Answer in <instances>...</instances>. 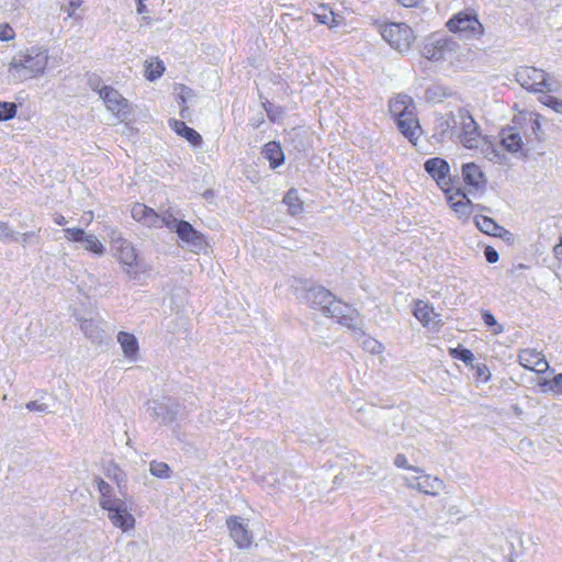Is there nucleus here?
Wrapping results in <instances>:
<instances>
[{"mask_svg": "<svg viewBox=\"0 0 562 562\" xmlns=\"http://www.w3.org/2000/svg\"><path fill=\"white\" fill-rule=\"evenodd\" d=\"M389 111L401 134L413 145L422 135L414 100L407 94H396L389 101Z\"/></svg>", "mask_w": 562, "mask_h": 562, "instance_id": "1", "label": "nucleus"}, {"mask_svg": "<svg viewBox=\"0 0 562 562\" xmlns=\"http://www.w3.org/2000/svg\"><path fill=\"white\" fill-rule=\"evenodd\" d=\"M47 64V50L33 47L14 56L9 65V71L20 77L35 78L44 72Z\"/></svg>", "mask_w": 562, "mask_h": 562, "instance_id": "2", "label": "nucleus"}, {"mask_svg": "<svg viewBox=\"0 0 562 562\" xmlns=\"http://www.w3.org/2000/svg\"><path fill=\"white\" fill-rule=\"evenodd\" d=\"M382 38L400 53L408 52L416 40L413 29L403 22H386L380 26Z\"/></svg>", "mask_w": 562, "mask_h": 562, "instance_id": "3", "label": "nucleus"}, {"mask_svg": "<svg viewBox=\"0 0 562 562\" xmlns=\"http://www.w3.org/2000/svg\"><path fill=\"white\" fill-rule=\"evenodd\" d=\"M542 116L537 112L517 110L512 123L515 128L524 135L526 144L539 143L543 139L541 128Z\"/></svg>", "mask_w": 562, "mask_h": 562, "instance_id": "4", "label": "nucleus"}, {"mask_svg": "<svg viewBox=\"0 0 562 562\" xmlns=\"http://www.w3.org/2000/svg\"><path fill=\"white\" fill-rule=\"evenodd\" d=\"M447 29L468 38L481 37L484 27L473 10H463L452 15L446 23Z\"/></svg>", "mask_w": 562, "mask_h": 562, "instance_id": "5", "label": "nucleus"}, {"mask_svg": "<svg viewBox=\"0 0 562 562\" xmlns=\"http://www.w3.org/2000/svg\"><path fill=\"white\" fill-rule=\"evenodd\" d=\"M460 125L461 131L459 133L460 143L469 149H479L486 145L487 139L481 133L477 123L468 111H460Z\"/></svg>", "mask_w": 562, "mask_h": 562, "instance_id": "6", "label": "nucleus"}, {"mask_svg": "<svg viewBox=\"0 0 562 562\" xmlns=\"http://www.w3.org/2000/svg\"><path fill=\"white\" fill-rule=\"evenodd\" d=\"M516 80L522 88L535 93H547L552 90L548 75L532 66L520 67L516 72Z\"/></svg>", "mask_w": 562, "mask_h": 562, "instance_id": "7", "label": "nucleus"}, {"mask_svg": "<svg viewBox=\"0 0 562 562\" xmlns=\"http://www.w3.org/2000/svg\"><path fill=\"white\" fill-rule=\"evenodd\" d=\"M98 94L103 100L106 110L110 111L117 120L124 122L130 117L132 113V105L119 90L111 86H103L98 89Z\"/></svg>", "mask_w": 562, "mask_h": 562, "instance_id": "8", "label": "nucleus"}, {"mask_svg": "<svg viewBox=\"0 0 562 562\" xmlns=\"http://www.w3.org/2000/svg\"><path fill=\"white\" fill-rule=\"evenodd\" d=\"M441 190L445 193L446 200L453 212L461 220H469L472 214V202L468 198L464 190L460 187L452 184V181L448 186H443Z\"/></svg>", "mask_w": 562, "mask_h": 562, "instance_id": "9", "label": "nucleus"}, {"mask_svg": "<svg viewBox=\"0 0 562 562\" xmlns=\"http://www.w3.org/2000/svg\"><path fill=\"white\" fill-rule=\"evenodd\" d=\"M458 50V44L450 37L430 40L424 45L423 54L428 59L452 58Z\"/></svg>", "mask_w": 562, "mask_h": 562, "instance_id": "10", "label": "nucleus"}, {"mask_svg": "<svg viewBox=\"0 0 562 562\" xmlns=\"http://www.w3.org/2000/svg\"><path fill=\"white\" fill-rule=\"evenodd\" d=\"M100 506L109 512V518L115 527L123 531L134 528V517L121 504H116L114 499H103L100 502Z\"/></svg>", "mask_w": 562, "mask_h": 562, "instance_id": "11", "label": "nucleus"}, {"mask_svg": "<svg viewBox=\"0 0 562 562\" xmlns=\"http://www.w3.org/2000/svg\"><path fill=\"white\" fill-rule=\"evenodd\" d=\"M412 313L424 327L439 329L443 325L440 314L426 301L415 300L412 305Z\"/></svg>", "mask_w": 562, "mask_h": 562, "instance_id": "12", "label": "nucleus"}, {"mask_svg": "<svg viewBox=\"0 0 562 562\" xmlns=\"http://www.w3.org/2000/svg\"><path fill=\"white\" fill-rule=\"evenodd\" d=\"M517 361L526 370L533 371L538 374L544 373L549 369V362L544 355L533 348L519 350Z\"/></svg>", "mask_w": 562, "mask_h": 562, "instance_id": "13", "label": "nucleus"}, {"mask_svg": "<svg viewBox=\"0 0 562 562\" xmlns=\"http://www.w3.org/2000/svg\"><path fill=\"white\" fill-rule=\"evenodd\" d=\"M461 173L464 184L470 191H484L487 184V178L482 167L475 162H467L461 167Z\"/></svg>", "mask_w": 562, "mask_h": 562, "instance_id": "14", "label": "nucleus"}, {"mask_svg": "<svg viewBox=\"0 0 562 562\" xmlns=\"http://www.w3.org/2000/svg\"><path fill=\"white\" fill-rule=\"evenodd\" d=\"M229 536L239 549H247L252 543V536L240 517L231 516L226 520Z\"/></svg>", "mask_w": 562, "mask_h": 562, "instance_id": "15", "label": "nucleus"}, {"mask_svg": "<svg viewBox=\"0 0 562 562\" xmlns=\"http://www.w3.org/2000/svg\"><path fill=\"white\" fill-rule=\"evenodd\" d=\"M424 167L440 188L451 182L450 166L445 159L439 157L427 159Z\"/></svg>", "mask_w": 562, "mask_h": 562, "instance_id": "16", "label": "nucleus"}, {"mask_svg": "<svg viewBox=\"0 0 562 562\" xmlns=\"http://www.w3.org/2000/svg\"><path fill=\"white\" fill-rule=\"evenodd\" d=\"M179 238L190 244L194 251H200L206 247V240L203 234L198 232L189 222L181 220L177 223V232Z\"/></svg>", "mask_w": 562, "mask_h": 562, "instance_id": "17", "label": "nucleus"}, {"mask_svg": "<svg viewBox=\"0 0 562 562\" xmlns=\"http://www.w3.org/2000/svg\"><path fill=\"white\" fill-rule=\"evenodd\" d=\"M501 144L507 151L512 154L522 153L525 147L522 136L514 125L502 130Z\"/></svg>", "mask_w": 562, "mask_h": 562, "instance_id": "18", "label": "nucleus"}, {"mask_svg": "<svg viewBox=\"0 0 562 562\" xmlns=\"http://www.w3.org/2000/svg\"><path fill=\"white\" fill-rule=\"evenodd\" d=\"M168 124L177 135L187 139L192 146L198 147L202 144V136L183 121L170 119Z\"/></svg>", "mask_w": 562, "mask_h": 562, "instance_id": "19", "label": "nucleus"}, {"mask_svg": "<svg viewBox=\"0 0 562 562\" xmlns=\"http://www.w3.org/2000/svg\"><path fill=\"white\" fill-rule=\"evenodd\" d=\"M313 14L319 24H324L329 29L337 27L344 22V16L334 12V10L325 3L319 4L317 11Z\"/></svg>", "mask_w": 562, "mask_h": 562, "instance_id": "20", "label": "nucleus"}, {"mask_svg": "<svg viewBox=\"0 0 562 562\" xmlns=\"http://www.w3.org/2000/svg\"><path fill=\"white\" fill-rule=\"evenodd\" d=\"M131 213L132 217L135 221L143 223L147 226H155L159 221L158 213L143 203H135L132 207Z\"/></svg>", "mask_w": 562, "mask_h": 562, "instance_id": "21", "label": "nucleus"}, {"mask_svg": "<svg viewBox=\"0 0 562 562\" xmlns=\"http://www.w3.org/2000/svg\"><path fill=\"white\" fill-rule=\"evenodd\" d=\"M476 227L490 236L503 237L509 235V232L499 226L493 218L485 215H477L474 218Z\"/></svg>", "mask_w": 562, "mask_h": 562, "instance_id": "22", "label": "nucleus"}, {"mask_svg": "<svg viewBox=\"0 0 562 562\" xmlns=\"http://www.w3.org/2000/svg\"><path fill=\"white\" fill-rule=\"evenodd\" d=\"M116 258L127 267H133L137 262V254L134 246L126 239H119L116 241Z\"/></svg>", "mask_w": 562, "mask_h": 562, "instance_id": "23", "label": "nucleus"}, {"mask_svg": "<svg viewBox=\"0 0 562 562\" xmlns=\"http://www.w3.org/2000/svg\"><path fill=\"white\" fill-rule=\"evenodd\" d=\"M443 481L437 476L424 474L418 477V482L415 487L427 495L436 496L443 488Z\"/></svg>", "mask_w": 562, "mask_h": 562, "instance_id": "24", "label": "nucleus"}, {"mask_svg": "<svg viewBox=\"0 0 562 562\" xmlns=\"http://www.w3.org/2000/svg\"><path fill=\"white\" fill-rule=\"evenodd\" d=\"M262 154L265 158L268 159L272 169L278 168L284 162V153L278 142L272 140L265 144Z\"/></svg>", "mask_w": 562, "mask_h": 562, "instance_id": "25", "label": "nucleus"}, {"mask_svg": "<svg viewBox=\"0 0 562 562\" xmlns=\"http://www.w3.org/2000/svg\"><path fill=\"white\" fill-rule=\"evenodd\" d=\"M117 341L122 347L124 356L128 359L135 360L139 350L136 337L127 331H119Z\"/></svg>", "mask_w": 562, "mask_h": 562, "instance_id": "26", "label": "nucleus"}, {"mask_svg": "<svg viewBox=\"0 0 562 562\" xmlns=\"http://www.w3.org/2000/svg\"><path fill=\"white\" fill-rule=\"evenodd\" d=\"M283 203L288 206V212L292 216L301 214L304 210V202L300 198L296 189H290L283 196Z\"/></svg>", "mask_w": 562, "mask_h": 562, "instance_id": "27", "label": "nucleus"}, {"mask_svg": "<svg viewBox=\"0 0 562 562\" xmlns=\"http://www.w3.org/2000/svg\"><path fill=\"white\" fill-rule=\"evenodd\" d=\"M165 71L164 63L159 58H151L145 63V77L149 81L158 79Z\"/></svg>", "mask_w": 562, "mask_h": 562, "instance_id": "28", "label": "nucleus"}, {"mask_svg": "<svg viewBox=\"0 0 562 562\" xmlns=\"http://www.w3.org/2000/svg\"><path fill=\"white\" fill-rule=\"evenodd\" d=\"M539 386L543 392H553L555 394H562V373H558L552 380L539 381Z\"/></svg>", "mask_w": 562, "mask_h": 562, "instance_id": "29", "label": "nucleus"}, {"mask_svg": "<svg viewBox=\"0 0 562 562\" xmlns=\"http://www.w3.org/2000/svg\"><path fill=\"white\" fill-rule=\"evenodd\" d=\"M83 241L85 249L91 254L101 256L104 252L103 244L93 235H86Z\"/></svg>", "mask_w": 562, "mask_h": 562, "instance_id": "30", "label": "nucleus"}, {"mask_svg": "<svg viewBox=\"0 0 562 562\" xmlns=\"http://www.w3.org/2000/svg\"><path fill=\"white\" fill-rule=\"evenodd\" d=\"M449 355L454 359L463 361L465 364H471L474 360L472 351L467 348H463L462 346H458L457 348H450Z\"/></svg>", "mask_w": 562, "mask_h": 562, "instance_id": "31", "label": "nucleus"}, {"mask_svg": "<svg viewBox=\"0 0 562 562\" xmlns=\"http://www.w3.org/2000/svg\"><path fill=\"white\" fill-rule=\"evenodd\" d=\"M542 95L539 98V101L550 108L551 110H553L554 112L557 113H560L562 114V100L554 97V95H551L549 94V92L547 93H541Z\"/></svg>", "mask_w": 562, "mask_h": 562, "instance_id": "32", "label": "nucleus"}, {"mask_svg": "<svg viewBox=\"0 0 562 562\" xmlns=\"http://www.w3.org/2000/svg\"><path fill=\"white\" fill-rule=\"evenodd\" d=\"M18 106L14 102L0 101V121H8L16 115Z\"/></svg>", "mask_w": 562, "mask_h": 562, "instance_id": "33", "label": "nucleus"}, {"mask_svg": "<svg viewBox=\"0 0 562 562\" xmlns=\"http://www.w3.org/2000/svg\"><path fill=\"white\" fill-rule=\"evenodd\" d=\"M150 472L157 477L166 479L170 474V469L169 465L165 462L153 461L150 463Z\"/></svg>", "mask_w": 562, "mask_h": 562, "instance_id": "34", "label": "nucleus"}, {"mask_svg": "<svg viewBox=\"0 0 562 562\" xmlns=\"http://www.w3.org/2000/svg\"><path fill=\"white\" fill-rule=\"evenodd\" d=\"M64 233H65V238L68 241H72V243L83 241V239L86 237L85 231L82 228H78V227L65 228Z\"/></svg>", "mask_w": 562, "mask_h": 562, "instance_id": "35", "label": "nucleus"}, {"mask_svg": "<svg viewBox=\"0 0 562 562\" xmlns=\"http://www.w3.org/2000/svg\"><path fill=\"white\" fill-rule=\"evenodd\" d=\"M15 37V31L8 23L0 24V41L8 42L12 41Z\"/></svg>", "mask_w": 562, "mask_h": 562, "instance_id": "36", "label": "nucleus"}, {"mask_svg": "<svg viewBox=\"0 0 562 562\" xmlns=\"http://www.w3.org/2000/svg\"><path fill=\"white\" fill-rule=\"evenodd\" d=\"M394 464L400 469L411 470L414 472H422L420 469L408 464V460L405 454L398 453L394 459Z\"/></svg>", "mask_w": 562, "mask_h": 562, "instance_id": "37", "label": "nucleus"}, {"mask_svg": "<svg viewBox=\"0 0 562 562\" xmlns=\"http://www.w3.org/2000/svg\"><path fill=\"white\" fill-rule=\"evenodd\" d=\"M98 485H99V491L101 493L100 502L103 499H112L111 495H110L111 486L103 480H100Z\"/></svg>", "mask_w": 562, "mask_h": 562, "instance_id": "38", "label": "nucleus"}, {"mask_svg": "<svg viewBox=\"0 0 562 562\" xmlns=\"http://www.w3.org/2000/svg\"><path fill=\"white\" fill-rule=\"evenodd\" d=\"M484 255L490 263H495L499 258L498 252L491 246L485 247Z\"/></svg>", "mask_w": 562, "mask_h": 562, "instance_id": "39", "label": "nucleus"}, {"mask_svg": "<svg viewBox=\"0 0 562 562\" xmlns=\"http://www.w3.org/2000/svg\"><path fill=\"white\" fill-rule=\"evenodd\" d=\"M83 0H69L67 7L68 16L72 18L76 14V11L81 7Z\"/></svg>", "mask_w": 562, "mask_h": 562, "instance_id": "40", "label": "nucleus"}, {"mask_svg": "<svg viewBox=\"0 0 562 562\" xmlns=\"http://www.w3.org/2000/svg\"><path fill=\"white\" fill-rule=\"evenodd\" d=\"M476 375L483 382H487L490 380V378H491L490 370H488V368L485 364L479 366L476 368Z\"/></svg>", "mask_w": 562, "mask_h": 562, "instance_id": "41", "label": "nucleus"}, {"mask_svg": "<svg viewBox=\"0 0 562 562\" xmlns=\"http://www.w3.org/2000/svg\"><path fill=\"white\" fill-rule=\"evenodd\" d=\"M181 220H177L175 217H172L171 215L170 216H165L162 218V223L165 226H167L168 228L170 229H175L177 232V223L180 222Z\"/></svg>", "mask_w": 562, "mask_h": 562, "instance_id": "42", "label": "nucleus"}, {"mask_svg": "<svg viewBox=\"0 0 562 562\" xmlns=\"http://www.w3.org/2000/svg\"><path fill=\"white\" fill-rule=\"evenodd\" d=\"M482 318L484 321V323L492 327V326H495L496 325V319L495 317L488 312V311H483L482 312Z\"/></svg>", "mask_w": 562, "mask_h": 562, "instance_id": "43", "label": "nucleus"}, {"mask_svg": "<svg viewBox=\"0 0 562 562\" xmlns=\"http://www.w3.org/2000/svg\"><path fill=\"white\" fill-rule=\"evenodd\" d=\"M422 0H397L398 3H401L405 8H414L416 7Z\"/></svg>", "mask_w": 562, "mask_h": 562, "instance_id": "44", "label": "nucleus"}, {"mask_svg": "<svg viewBox=\"0 0 562 562\" xmlns=\"http://www.w3.org/2000/svg\"><path fill=\"white\" fill-rule=\"evenodd\" d=\"M145 1L146 0H138L137 1V12L139 14H143V15H145V14H147L149 12L147 7H146V4H145Z\"/></svg>", "mask_w": 562, "mask_h": 562, "instance_id": "45", "label": "nucleus"}, {"mask_svg": "<svg viewBox=\"0 0 562 562\" xmlns=\"http://www.w3.org/2000/svg\"><path fill=\"white\" fill-rule=\"evenodd\" d=\"M54 222H55L57 225H59V226H64V225H66V224H67V221H66L65 216H64V215H61V214H56V215L54 216Z\"/></svg>", "mask_w": 562, "mask_h": 562, "instance_id": "46", "label": "nucleus"}, {"mask_svg": "<svg viewBox=\"0 0 562 562\" xmlns=\"http://www.w3.org/2000/svg\"><path fill=\"white\" fill-rule=\"evenodd\" d=\"M26 408L29 411H36V409H41V406L37 404V402L35 401H31L26 404Z\"/></svg>", "mask_w": 562, "mask_h": 562, "instance_id": "47", "label": "nucleus"}, {"mask_svg": "<svg viewBox=\"0 0 562 562\" xmlns=\"http://www.w3.org/2000/svg\"><path fill=\"white\" fill-rule=\"evenodd\" d=\"M0 234H5V235H12L10 232H9V228H8V225L3 222H0Z\"/></svg>", "mask_w": 562, "mask_h": 562, "instance_id": "48", "label": "nucleus"}, {"mask_svg": "<svg viewBox=\"0 0 562 562\" xmlns=\"http://www.w3.org/2000/svg\"><path fill=\"white\" fill-rule=\"evenodd\" d=\"M187 110H188V109H187V106H183V108H182V110H181V112H180V114H181V116H182V117H184V116H186V115H184V112H186Z\"/></svg>", "mask_w": 562, "mask_h": 562, "instance_id": "49", "label": "nucleus"}, {"mask_svg": "<svg viewBox=\"0 0 562 562\" xmlns=\"http://www.w3.org/2000/svg\"><path fill=\"white\" fill-rule=\"evenodd\" d=\"M87 218H89V222H91V221H92V218H93V213H92V212H89V215H87Z\"/></svg>", "mask_w": 562, "mask_h": 562, "instance_id": "50", "label": "nucleus"}, {"mask_svg": "<svg viewBox=\"0 0 562 562\" xmlns=\"http://www.w3.org/2000/svg\"><path fill=\"white\" fill-rule=\"evenodd\" d=\"M87 218H89V222H91V221H92V218H93V213H92V212H89V215H87Z\"/></svg>", "mask_w": 562, "mask_h": 562, "instance_id": "51", "label": "nucleus"}, {"mask_svg": "<svg viewBox=\"0 0 562 562\" xmlns=\"http://www.w3.org/2000/svg\"><path fill=\"white\" fill-rule=\"evenodd\" d=\"M502 331V328L499 327L498 329L495 330V333H501Z\"/></svg>", "mask_w": 562, "mask_h": 562, "instance_id": "52", "label": "nucleus"}]
</instances>
